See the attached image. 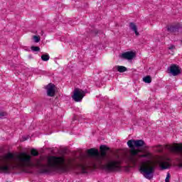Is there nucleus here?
Returning a JSON list of instances; mask_svg holds the SVG:
<instances>
[{
    "instance_id": "0eeeda50",
    "label": "nucleus",
    "mask_w": 182,
    "mask_h": 182,
    "mask_svg": "<svg viewBox=\"0 0 182 182\" xmlns=\"http://www.w3.org/2000/svg\"><path fill=\"white\" fill-rule=\"evenodd\" d=\"M55 87H56V86L55 85V84L53 83H49L46 86L48 96H50V97H53V96H55Z\"/></svg>"
},
{
    "instance_id": "a211bd4d",
    "label": "nucleus",
    "mask_w": 182,
    "mask_h": 182,
    "mask_svg": "<svg viewBox=\"0 0 182 182\" xmlns=\"http://www.w3.org/2000/svg\"><path fill=\"white\" fill-rule=\"evenodd\" d=\"M31 155H33L34 157H36V156H39V152H38V151H36V149H31Z\"/></svg>"
},
{
    "instance_id": "4be33fe9",
    "label": "nucleus",
    "mask_w": 182,
    "mask_h": 182,
    "mask_svg": "<svg viewBox=\"0 0 182 182\" xmlns=\"http://www.w3.org/2000/svg\"><path fill=\"white\" fill-rule=\"evenodd\" d=\"M92 33H95V35H97L99 33V31L97 30L92 31Z\"/></svg>"
},
{
    "instance_id": "b1692460",
    "label": "nucleus",
    "mask_w": 182,
    "mask_h": 182,
    "mask_svg": "<svg viewBox=\"0 0 182 182\" xmlns=\"http://www.w3.org/2000/svg\"><path fill=\"white\" fill-rule=\"evenodd\" d=\"M159 153H161V152H163V148L162 149H159Z\"/></svg>"
},
{
    "instance_id": "f257e3e1",
    "label": "nucleus",
    "mask_w": 182,
    "mask_h": 182,
    "mask_svg": "<svg viewBox=\"0 0 182 182\" xmlns=\"http://www.w3.org/2000/svg\"><path fill=\"white\" fill-rule=\"evenodd\" d=\"M99 150L91 148L87 151V154H80L78 158L66 159L65 156H50L47 159V164H43V159H35L26 152L20 154V170L26 167H35L41 174L49 173H65L69 168H78L83 174L87 173L89 168L102 167L107 173L119 171L122 168L123 158L119 154L109 155L107 151L110 148L106 145L100 146Z\"/></svg>"
},
{
    "instance_id": "9b49d317",
    "label": "nucleus",
    "mask_w": 182,
    "mask_h": 182,
    "mask_svg": "<svg viewBox=\"0 0 182 182\" xmlns=\"http://www.w3.org/2000/svg\"><path fill=\"white\" fill-rule=\"evenodd\" d=\"M114 70H117L119 73H124V72H127V68L122 65H116L114 68Z\"/></svg>"
},
{
    "instance_id": "393cba45",
    "label": "nucleus",
    "mask_w": 182,
    "mask_h": 182,
    "mask_svg": "<svg viewBox=\"0 0 182 182\" xmlns=\"http://www.w3.org/2000/svg\"><path fill=\"white\" fill-rule=\"evenodd\" d=\"M156 147L158 148L161 147V145H158Z\"/></svg>"
},
{
    "instance_id": "423d86ee",
    "label": "nucleus",
    "mask_w": 182,
    "mask_h": 182,
    "mask_svg": "<svg viewBox=\"0 0 182 182\" xmlns=\"http://www.w3.org/2000/svg\"><path fill=\"white\" fill-rule=\"evenodd\" d=\"M121 59H127V60H132L134 58H136V53L133 51H127L119 55Z\"/></svg>"
},
{
    "instance_id": "ddd939ff",
    "label": "nucleus",
    "mask_w": 182,
    "mask_h": 182,
    "mask_svg": "<svg viewBox=\"0 0 182 182\" xmlns=\"http://www.w3.org/2000/svg\"><path fill=\"white\" fill-rule=\"evenodd\" d=\"M49 59H50V57L49 56V54H48V53L43 54L41 55V60L43 62H48V60H49Z\"/></svg>"
},
{
    "instance_id": "f03ea898",
    "label": "nucleus",
    "mask_w": 182,
    "mask_h": 182,
    "mask_svg": "<svg viewBox=\"0 0 182 182\" xmlns=\"http://www.w3.org/2000/svg\"><path fill=\"white\" fill-rule=\"evenodd\" d=\"M127 146L129 147V155H128V159L132 163H136V156H137L139 151L136 149L143 147L142 149L139 150L141 153H144L149 146L142 139H130L127 141Z\"/></svg>"
},
{
    "instance_id": "aec40b11",
    "label": "nucleus",
    "mask_w": 182,
    "mask_h": 182,
    "mask_svg": "<svg viewBox=\"0 0 182 182\" xmlns=\"http://www.w3.org/2000/svg\"><path fill=\"white\" fill-rule=\"evenodd\" d=\"M6 116V112H0V117H5Z\"/></svg>"
},
{
    "instance_id": "f8f14e48",
    "label": "nucleus",
    "mask_w": 182,
    "mask_h": 182,
    "mask_svg": "<svg viewBox=\"0 0 182 182\" xmlns=\"http://www.w3.org/2000/svg\"><path fill=\"white\" fill-rule=\"evenodd\" d=\"M14 159H15V156L11 153H8L4 156V160H14Z\"/></svg>"
},
{
    "instance_id": "6e6552de",
    "label": "nucleus",
    "mask_w": 182,
    "mask_h": 182,
    "mask_svg": "<svg viewBox=\"0 0 182 182\" xmlns=\"http://www.w3.org/2000/svg\"><path fill=\"white\" fill-rule=\"evenodd\" d=\"M149 157H150V152H145V154H141V155H139V154H137V155L135 156V159H136L135 162H132V161L129 159V155L127 156V161L129 163H132V164H134V166H136V163L137 162V160L139 159V158L149 159Z\"/></svg>"
},
{
    "instance_id": "5701e85b",
    "label": "nucleus",
    "mask_w": 182,
    "mask_h": 182,
    "mask_svg": "<svg viewBox=\"0 0 182 182\" xmlns=\"http://www.w3.org/2000/svg\"><path fill=\"white\" fill-rule=\"evenodd\" d=\"M29 138L26 137V136H23V141H25L26 140H28Z\"/></svg>"
},
{
    "instance_id": "f3484780",
    "label": "nucleus",
    "mask_w": 182,
    "mask_h": 182,
    "mask_svg": "<svg viewBox=\"0 0 182 182\" xmlns=\"http://www.w3.org/2000/svg\"><path fill=\"white\" fill-rule=\"evenodd\" d=\"M33 39L36 43L41 42V37L39 36H33Z\"/></svg>"
},
{
    "instance_id": "20e7f679",
    "label": "nucleus",
    "mask_w": 182,
    "mask_h": 182,
    "mask_svg": "<svg viewBox=\"0 0 182 182\" xmlns=\"http://www.w3.org/2000/svg\"><path fill=\"white\" fill-rule=\"evenodd\" d=\"M85 95L86 92L81 89L75 88L73 91L72 97L75 102H82V100L85 97Z\"/></svg>"
},
{
    "instance_id": "4468645a",
    "label": "nucleus",
    "mask_w": 182,
    "mask_h": 182,
    "mask_svg": "<svg viewBox=\"0 0 182 182\" xmlns=\"http://www.w3.org/2000/svg\"><path fill=\"white\" fill-rule=\"evenodd\" d=\"M161 170H167V168H170V164L168 162H164L161 166Z\"/></svg>"
},
{
    "instance_id": "1a4fd4ad",
    "label": "nucleus",
    "mask_w": 182,
    "mask_h": 182,
    "mask_svg": "<svg viewBox=\"0 0 182 182\" xmlns=\"http://www.w3.org/2000/svg\"><path fill=\"white\" fill-rule=\"evenodd\" d=\"M180 29H181V26H180V25H176V26H171L168 27L167 31L168 32L174 33L176 32H178V30Z\"/></svg>"
},
{
    "instance_id": "9d476101",
    "label": "nucleus",
    "mask_w": 182,
    "mask_h": 182,
    "mask_svg": "<svg viewBox=\"0 0 182 182\" xmlns=\"http://www.w3.org/2000/svg\"><path fill=\"white\" fill-rule=\"evenodd\" d=\"M129 28L131 31H133V32H134L136 36H139L140 35L139 31H137V26L136 25V23L133 22L129 23Z\"/></svg>"
},
{
    "instance_id": "412c9836",
    "label": "nucleus",
    "mask_w": 182,
    "mask_h": 182,
    "mask_svg": "<svg viewBox=\"0 0 182 182\" xmlns=\"http://www.w3.org/2000/svg\"><path fill=\"white\" fill-rule=\"evenodd\" d=\"M168 49L170 50H173V49H176V46H169L168 47Z\"/></svg>"
},
{
    "instance_id": "7ed1b4c3",
    "label": "nucleus",
    "mask_w": 182,
    "mask_h": 182,
    "mask_svg": "<svg viewBox=\"0 0 182 182\" xmlns=\"http://www.w3.org/2000/svg\"><path fill=\"white\" fill-rule=\"evenodd\" d=\"M154 170H156V165L151 161L143 162L139 168V171H141V174L145 178H147V180H151V178H153Z\"/></svg>"
},
{
    "instance_id": "2eb2a0df",
    "label": "nucleus",
    "mask_w": 182,
    "mask_h": 182,
    "mask_svg": "<svg viewBox=\"0 0 182 182\" xmlns=\"http://www.w3.org/2000/svg\"><path fill=\"white\" fill-rule=\"evenodd\" d=\"M143 81L145 83H151V77L150 75H147L143 77Z\"/></svg>"
},
{
    "instance_id": "6ab92c4d",
    "label": "nucleus",
    "mask_w": 182,
    "mask_h": 182,
    "mask_svg": "<svg viewBox=\"0 0 182 182\" xmlns=\"http://www.w3.org/2000/svg\"><path fill=\"white\" fill-rule=\"evenodd\" d=\"M165 182H170V173H168L167 175H166Z\"/></svg>"
},
{
    "instance_id": "39448f33",
    "label": "nucleus",
    "mask_w": 182,
    "mask_h": 182,
    "mask_svg": "<svg viewBox=\"0 0 182 182\" xmlns=\"http://www.w3.org/2000/svg\"><path fill=\"white\" fill-rule=\"evenodd\" d=\"M168 73H171L172 76H178V75H181V68L176 64H172L168 68Z\"/></svg>"
},
{
    "instance_id": "dca6fc26",
    "label": "nucleus",
    "mask_w": 182,
    "mask_h": 182,
    "mask_svg": "<svg viewBox=\"0 0 182 182\" xmlns=\"http://www.w3.org/2000/svg\"><path fill=\"white\" fill-rule=\"evenodd\" d=\"M31 49L33 52H40L41 51V48L39 46H31Z\"/></svg>"
}]
</instances>
